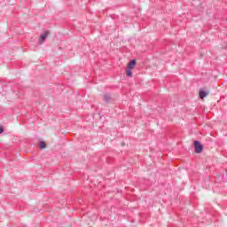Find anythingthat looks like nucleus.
Masks as SVG:
<instances>
[{"instance_id": "obj_3", "label": "nucleus", "mask_w": 227, "mask_h": 227, "mask_svg": "<svg viewBox=\"0 0 227 227\" xmlns=\"http://www.w3.org/2000/svg\"><path fill=\"white\" fill-rule=\"evenodd\" d=\"M47 36H49V32H44L43 35H41L39 38V44L42 45L45 40H47Z\"/></svg>"}, {"instance_id": "obj_6", "label": "nucleus", "mask_w": 227, "mask_h": 227, "mask_svg": "<svg viewBox=\"0 0 227 227\" xmlns=\"http://www.w3.org/2000/svg\"><path fill=\"white\" fill-rule=\"evenodd\" d=\"M126 75H127L128 77H132V69L127 67Z\"/></svg>"}, {"instance_id": "obj_2", "label": "nucleus", "mask_w": 227, "mask_h": 227, "mask_svg": "<svg viewBox=\"0 0 227 227\" xmlns=\"http://www.w3.org/2000/svg\"><path fill=\"white\" fill-rule=\"evenodd\" d=\"M103 100L106 102V104H111V101L113 100V97H111V94L106 93L103 96Z\"/></svg>"}, {"instance_id": "obj_5", "label": "nucleus", "mask_w": 227, "mask_h": 227, "mask_svg": "<svg viewBox=\"0 0 227 227\" xmlns=\"http://www.w3.org/2000/svg\"><path fill=\"white\" fill-rule=\"evenodd\" d=\"M134 67H136V59L130 60L128 64L127 68H129V69L133 70Z\"/></svg>"}, {"instance_id": "obj_1", "label": "nucleus", "mask_w": 227, "mask_h": 227, "mask_svg": "<svg viewBox=\"0 0 227 227\" xmlns=\"http://www.w3.org/2000/svg\"><path fill=\"white\" fill-rule=\"evenodd\" d=\"M195 153H201L203 152V145L198 140H195L194 143Z\"/></svg>"}, {"instance_id": "obj_4", "label": "nucleus", "mask_w": 227, "mask_h": 227, "mask_svg": "<svg viewBox=\"0 0 227 227\" xmlns=\"http://www.w3.org/2000/svg\"><path fill=\"white\" fill-rule=\"evenodd\" d=\"M208 93H209L208 91H206L204 90H200L199 91V97H200V98L203 99V98H205V97H207Z\"/></svg>"}, {"instance_id": "obj_8", "label": "nucleus", "mask_w": 227, "mask_h": 227, "mask_svg": "<svg viewBox=\"0 0 227 227\" xmlns=\"http://www.w3.org/2000/svg\"><path fill=\"white\" fill-rule=\"evenodd\" d=\"M4 132V129L3 127H0V134H3Z\"/></svg>"}, {"instance_id": "obj_7", "label": "nucleus", "mask_w": 227, "mask_h": 227, "mask_svg": "<svg viewBox=\"0 0 227 227\" xmlns=\"http://www.w3.org/2000/svg\"><path fill=\"white\" fill-rule=\"evenodd\" d=\"M39 147L43 150V148H47V144L44 141H42L39 145Z\"/></svg>"}]
</instances>
